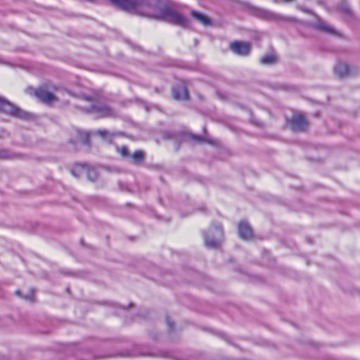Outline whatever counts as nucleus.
Listing matches in <instances>:
<instances>
[{"mask_svg":"<svg viewBox=\"0 0 360 360\" xmlns=\"http://www.w3.org/2000/svg\"><path fill=\"white\" fill-rule=\"evenodd\" d=\"M120 8L136 15L147 18H156L158 14L156 3L158 0H110Z\"/></svg>","mask_w":360,"mask_h":360,"instance_id":"obj_1","label":"nucleus"},{"mask_svg":"<svg viewBox=\"0 0 360 360\" xmlns=\"http://www.w3.org/2000/svg\"><path fill=\"white\" fill-rule=\"evenodd\" d=\"M159 20L186 29L191 26L189 19L178 12L174 2L159 0Z\"/></svg>","mask_w":360,"mask_h":360,"instance_id":"obj_2","label":"nucleus"},{"mask_svg":"<svg viewBox=\"0 0 360 360\" xmlns=\"http://www.w3.org/2000/svg\"><path fill=\"white\" fill-rule=\"evenodd\" d=\"M82 99L89 102V105L82 106L83 110L91 113L97 117H113L115 110L105 103L96 101L94 97L82 96Z\"/></svg>","mask_w":360,"mask_h":360,"instance_id":"obj_3","label":"nucleus"},{"mask_svg":"<svg viewBox=\"0 0 360 360\" xmlns=\"http://www.w3.org/2000/svg\"><path fill=\"white\" fill-rule=\"evenodd\" d=\"M205 246L209 248H217L223 241L224 234L221 224L214 223L203 233Z\"/></svg>","mask_w":360,"mask_h":360,"instance_id":"obj_4","label":"nucleus"},{"mask_svg":"<svg viewBox=\"0 0 360 360\" xmlns=\"http://www.w3.org/2000/svg\"><path fill=\"white\" fill-rule=\"evenodd\" d=\"M65 94H70L69 91L61 89H56L55 93H52L49 90L41 88L35 91V96L42 102L51 104L59 101H63V96Z\"/></svg>","mask_w":360,"mask_h":360,"instance_id":"obj_5","label":"nucleus"},{"mask_svg":"<svg viewBox=\"0 0 360 360\" xmlns=\"http://www.w3.org/2000/svg\"><path fill=\"white\" fill-rule=\"evenodd\" d=\"M119 153L126 158L130 163L134 165H141L145 160L146 154L143 150H138L134 153H129L126 146L117 148Z\"/></svg>","mask_w":360,"mask_h":360,"instance_id":"obj_6","label":"nucleus"},{"mask_svg":"<svg viewBox=\"0 0 360 360\" xmlns=\"http://www.w3.org/2000/svg\"><path fill=\"white\" fill-rule=\"evenodd\" d=\"M0 111L22 119H26L29 117L27 112L3 98H0Z\"/></svg>","mask_w":360,"mask_h":360,"instance_id":"obj_7","label":"nucleus"},{"mask_svg":"<svg viewBox=\"0 0 360 360\" xmlns=\"http://www.w3.org/2000/svg\"><path fill=\"white\" fill-rule=\"evenodd\" d=\"M230 49L237 55L246 56L250 52L251 46L248 42L236 41L230 44Z\"/></svg>","mask_w":360,"mask_h":360,"instance_id":"obj_8","label":"nucleus"},{"mask_svg":"<svg viewBox=\"0 0 360 360\" xmlns=\"http://www.w3.org/2000/svg\"><path fill=\"white\" fill-rule=\"evenodd\" d=\"M79 170L81 172H85L84 174H86L88 177V179L90 181H95L97 178V172L96 170L93 167H89L86 165H75L72 169H71V172L73 176L78 178L79 177V174H76L75 171Z\"/></svg>","mask_w":360,"mask_h":360,"instance_id":"obj_9","label":"nucleus"},{"mask_svg":"<svg viewBox=\"0 0 360 360\" xmlns=\"http://www.w3.org/2000/svg\"><path fill=\"white\" fill-rule=\"evenodd\" d=\"M291 129L295 131H304L307 127V121L302 115H294L289 121Z\"/></svg>","mask_w":360,"mask_h":360,"instance_id":"obj_10","label":"nucleus"},{"mask_svg":"<svg viewBox=\"0 0 360 360\" xmlns=\"http://www.w3.org/2000/svg\"><path fill=\"white\" fill-rule=\"evenodd\" d=\"M173 97L176 100H186L188 97V91L184 83H179L172 88Z\"/></svg>","mask_w":360,"mask_h":360,"instance_id":"obj_11","label":"nucleus"},{"mask_svg":"<svg viewBox=\"0 0 360 360\" xmlns=\"http://www.w3.org/2000/svg\"><path fill=\"white\" fill-rule=\"evenodd\" d=\"M238 233L239 236L244 240H248L252 236V231L250 226L245 221L239 223Z\"/></svg>","mask_w":360,"mask_h":360,"instance_id":"obj_12","label":"nucleus"},{"mask_svg":"<svg viewBox=\"0 0 360 360\" xmlns=\"http://www.w3.org/2000/svg\"><path fill=\"white\" fill-rule=\"evenodd\" d=\"M334 72L339 78H344L349 75V68L347 64L340 62L334 67Z\"/></svg>","mask_w":360,"mask_h":360,"instance_id":"obj_13","label":"nucleus"},{"mask_svg":"<svg viewBox=\"0 0 360 360\" xmlns=\"http://www.w3.org/2000/svg\"><path fill=\"white\" fill-rule=\"evenodd\" d=\"M338 11L346 19H352L354 16L353 11L350 6L345 1H342L338 5Z\"/></svg>","mask_w":360,"mask_h":360,"instance_id":"obj_14","label":"nucleus"},{"mask_svg":"<svg viewBox=\"0 0 360 360\" xmlns=\"http://www.w3.org/2000/svg\"><path fill=\"white\" fill-rule=\"evenodd\" d=\"M253 13L256 16L265 20H271L276 18V15L275 13L261 8H254Z\"/></svg>","mask_w":360,"mask_h":360,"instance_id":"obj_15","label":"nucleus"},{"mask_svg":"<svg viewBox=\"0 0 360 360\" xmlns=\"http://www.w3.org/2000/svg\"><path fill=\"white\" fill-rule=\"evenodd\" d=\"M191 15L203 25L207 26L211 25V20L210 18L200 13L192 11Z\"/></svg>","mask_w":360,"mask_h":360,"instance_id":"obj_16","label":"nucleus"},{"mask_svg":"<svg viewBox=\"0 0 360 360\" xmlns=\"http://www.w3.org/2000/svg\"><path fill=\"white\" fill-rule=\"evenodd\" d=\"M93 134L98 135V136H101L103 140H104V141H105L107 142L112 141V139L115 136V134H112V133H110L108 131L105 130V129L96 130V131L93 132Z\"/></svg>","mask_w":360,"mask_h":360,"instance_id":"obj_17","label":"nucleus"},{"mask_svg":"<svg viewBox=\"0 0 360 360\" xmlns=\"http://www.w3.org/2000/svg\"><path fill=\"white\" fill-rule=\"evenodd\" d=\"M277 57L274 54H266L261 58L260 63L265 65H270L276 63Z\"/></svg>","mask_w":360,"mask_h":360,"instance_id":"obj_18","label":"nucleus"},{"mask_svg":"<svg viewBox=\"0 0 360 360\" xmlns=\"http://www.w3.org/2000/svg\"><path fill=\"white\" fill-rule=\"evenodd\" d=\"M317 27L319 30H323L326 32H328V33H331V34L335 33V30L333 27H331L329 25H328L325 22H323L318 23Z\"/></svg>","mask_w":360,"mask_h":360,"instance_id":"obj_19","label":"nucleus"},{"mask_svg":"<svg viewBox=\"0 0 360 360\" xmlns=\"http://www.w3.org/2000/svg\"><path fill=\"white\" fill-rule=\"evenodd\" d=\"M174 135H175L174 134L169 132V131H164L162 132V136L164 139H172L174 136Z\"/></svg>","mask_w":360,"mask_h":360,"instance_id":"obj_20","label":"nucleus"},{"mask_svg":"<svg viewBox=\"0 0 360 360\" xmlns=\"http://www.w3.org/2000/svg\"><path fill=\"white\" fill-rule=\"evenodd\" d=\"M165 321H166V324L168 327V329L169 330H172L174 328V323H173L172 320L170 318L167 317L165 319Z\"/></svg>","mask_w":360,"mask_h":360,"instance_id":"obj_21","label":"nucleus"},{"mask_svg":"<svg viewBox=\"0 0 360 360\" xmlns=\"http://www.w3.org/2000/svg\"><path fill=\"white\" fill-rule=\"evenodd\" d=\"M298 8L306 13H312L309 9L304 8V7L298 6Z\"/></svg>","mask_w":360,"mask_h":360,"instance_id":"obj_22","label":"nucleus"},{"mask_svg":"<svg viewBox=\"0 0 360 360\" xmlns=\"http://www.w3.org/2000/svg\"><path fill=\"white\" fill-rule=\"evenodd\" d=\"M75 174H79V177H80L81 176H82L83 174H85V172H81V171H79V170H76V171H75Z\"/></svg>","mask_w":360,"mask_h":360,"instance_id":"obj_23","label":"nucleus"},{"mask_svg":"<svg viewBox=\"0 0 360 360\" xmlns=\"http://www.w3.org/2000/svg\"><path fill=\"white\" fill-rule=\"evenodd\" d=\"M193 139L196 141H202V138L199 136H193Z\"/></svg>","mask_w":360,"mask_h":360,"instance_id":"obj_24","label":"nucleus"},{"mask_svg":"<svg viewBox=\"0 0 360 360\" xmlns=\"http://www.w3.org/2000/svg\"><path fill=\"white\" fill-rule=\"evenodd\" d=\"M286 3H288V2H291V1H293L294 0H283Z\"/></svg>","mask_w":360,"mask_h":360,"instance_id":"obj_25","label":"nucleus"},{"mask_svg":"<svg viewBox=\"0 0 360 360\" xmlns=\"http://www.w3.org/2000/svg\"><path fill=\"white\" fill-rule=\"evenodd\" d=\"M16 294L17 295H20V292L19 291H16Z\"/></svg>","mask_w":360,"mask_h":360,"instance_id":"obj_26","label":"nucleus"}]
</instances>
